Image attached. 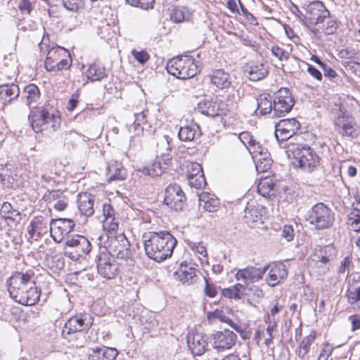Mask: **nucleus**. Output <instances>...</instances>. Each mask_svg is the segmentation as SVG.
<instances>
[{
  "label": "nucleus",
  "instance_id": "obj_1",
  "mask_svg": "<svg viewBox=\"0 0 360 360\" xmlns=\"http://www.w3.org/2000/svg\"><path fill=\"white\" fill-rule=\"evenodd\" d=\"M144 249L146 255L157 262L170 257L177 244L176 239L169 231L150 232L144 234Z\"/></svg>",
  "mask_w": 360,
  "mask_h": 360
},
{
  "label": "nucleus",
  "instance_id": "obj_2",
  "mask_svg": "<svg viewBox=\"0 0 360 360\" xmlns=\"http://www.w3.org/2000/svg\"><path fill=\"white\" fill-rule=\"evenodd\" d=\"M288 156H292L293 165L304 172L311 173L320 165V158L310 146L303 143H292L288 147Z\"/></svg>",
  "mask_w": 360,
  "mask_h": 360
},
{
  "label": "nucleus",
  "instance_id": "obj_3",
  "mask_svg": "<svg viewBox=\"0 0 360 360\" xmlns=\"http://www.w3.org/2000/svg\"><path fill=\"white\" fill-rule=\"evenodd\" d=\"M306 220L316 230L329 229L333 224L335 214L333 210L322 202L313 205L307 212Z\"/></svg>",
  "mask_w": 360,
  "mask_h": 360
},
{
  "label": "nucleus",
  "instance_id": "obj_4",
  "mask_svg": "<svg viewBox=\"0 0 360 360\" xmlns=\"http://www.w3.org/2000/svg\"><path fill=\"white\" fill-rule=\"evenodd\" d=\"M167 72L181 79L193 77L199 72L195 60L190 56L172 58L167 64Z\"/></svg>",
  "mask_w": 360,
  "mask_h": 360
},
{
  "label": "nucleus",
  "instance_id": "obj_5",
  "mask_svg": "<svg viewBox=\"0 0 360 360\" xmlns=\"http://www.w3.org/2000/svg\"><path fill=\"white\" fill-rule=\"evenodd\" d=\"M72 65L69 51L63 47L56 46L48 50L44 65L48 72H58L68 69Z\"/></svg>",
  "mask_w": 360,
  "mask_h": 360
},
{
  "label": "nucleus",
  "instance_id": "obj_6",
  "mask_svg": "<svg viewBox=\"0 0 360 360\" xmlns=\"http://www.w3.org/2000/svg\"><path fill=\"white\" fill-rule=\"evenodd\" d=\"M333 124L335 131L342 136L355 139L359 136L355 119L344 108L340 107L333 118Z\"/></svg>",
  "mask_w": 360,
  "mask_h": 360
},
{
  "label": "nucleus",
  "instance_id": "obj_7",
  "mask_svg": "<svg viewBox=\"0 0 360 360\" xmlns=\"http://www.w3.org/2000/svg\"><path fill=\"white\" fill-rule=\"evenodd\" d=\"M65 245L64 254L73 261H77L79 258L85 257L91 252L92 248L89 239L79 234L72 237L68 236Z\"/></svg>",
  "mask_w": 360,
  "mask_h": 360
},
{
  "label": "nucleus",
  "instance_id": "obj_8",
  "mask_svg": "<svg viewBox=\"0 0 360 360\" xmlns=\"http://www.w3.org/2000/svg\"><path fill=\"white\" fill-rule=\"evenodd\" d=\"M56 113L53 108H38L36 112L31 111L29 119L32 129L38 133L44 130V126H46V129L49 128V125L54 128L60 122V117Z\"/></svg>",
  "mask_w": 360,
  "mask_h": 360
},
{
  "label": "nucleus",
  "instance_id": "obj_9",
  "mask_svg": "<svg viewBox=\"0 0 360 360\" xmlns=\"http://www.w3.org/2000/svg\"><path fill=\"white\" fill-rule=\"evenodd\" d=\"M94 318L89 314H79L70 317L65 323L62 335L65 338H71L76 333H86L91 327Z\"/></svg>",
  "mask_w": 360,
  "mask_h": 360
},
{
  "label": "nucleus",
  "instance_id": "obj_10",
  "mask_svg": "<svg viewBox=\"0 0 360 360\" xmlns=\"http://www.w3.org/2000/svg\"><path fill=\"white\" fill-rule=\"evenodd\" d=\"M34 282V273L32 270L26 272H14L8 281V291L10 297L14 300Z\"/></svg>",
  "mask_w": 360,
  "mask_h": 360
},
{
  "label": "nucleus",
  "instance_id": "obj_11",
  "mask_svg": "<svg viewBox=\"0 0 360 360\" xmlns=\"http://www.w3.org/2000/svg\"><path fill=\"white\" fill-rule=\"evenodd\" d=\"M304 13H300V18L308 27L315 26L329 11L321 1H314L304 5Z\"/></svg>",
  "mask_w": 360,
  "mask_h": 360
},
{
  "label": "nucleus",
  "instance_id": "obj_12",
  "mask_svg": "<svg viewBox=\"0 0 360 360\" xmlns=\"http://www.w3.org/2000/svg\"><path fill=\"white\" fill-rule=\"evenodd\" d=\"M103 249L96 256V262L98 273L103 278L112 279L117 274L118 264L105 248Z\"/></svg>",
  "mask_w": 360,
  "mask_h": 360
},
{
  "label": "nucleus",
  "instance_id": "obj_13",
  "mask_svg": "<svg viewBox=\"0 0 360 360\" xmlns=\"http://www.w3.org/2000/svg\"><path fill=\"white\" fill-rule=\"evenodd\" d=\"M295 104L288 88H281L274 94V117H282L289 112Z\"/></svg>",
  "mask_w": 360,
  "mask_h": 360
},
{
  "label": "nucleus",
  "instance_id": "obj_14",
  "mask_svg": "<svg viewBox=\"0 0 360 360\" xmlns=\"http://www.w3.org/2000/svg\"><path fill=\"white\" fill-rule=\"evenodd\" d=\"M186 196L177 184H170L165 188L164 202L172 210H182L186 202Z\"/></svg>",
  "mask_w": 360,
  "mask_h": 360
},
{
  "label": "nucleus",
  "instance_id": "obj_15",
  "mask_svg": "<svg viewBox=\"0 0 360 360\" xmlns=\"http://www.w3.org/2000/svg\"><path fill=\"white\" fill-rule=\"evenodd\" d=\"M198 109L200 113L213 117L225 115L228 111L227 104L218 97L199 102Z\"/></svg>",
  "mask_w": 360,
  "mask_h": 360
},
{
  "label": "nucleus",
  "instance_id": "obj_16",
  "mask_svg": "<svg viewBox=\"0 0 360 360\" xmlns=\"http://www.w3.org/2000/svg\"><path fill=\"white\" fill-rule=\"evenodd\" d=\"M300 128V124L295 118L280 120L275 125V137L278 143L288 141Z\"/></svg>",
  "mask_w": 360,
  "mask_h": 360
},
{
  "label": "nucleus",
  "instance_id": "obj_17",
  "mask_svg": "<svg viewBox=\"0 0 360 360\" xmlns=\"http://www.w3.org/2000/svg\"><path fill=\"white\" fill-rule=\"evenodd\" d=\"M237 338V335L229 330L217 331L211 335V343L212 347L220 352L231 349L235 345Z\"/></svg>",
  "mask_w": 360,
  "mask_h": 360
},
{
  "label": "nucleus",
  "instance_id": "obj_18",
  "mask_svg": "<svg viewBox=\"0 0 360 360\" xmlns=\"http://www.w3.org/2000/svg\"><path fill=\"white\" fill-rule=\"evenodd\" d=\"M75 224L69 219H52L50 223V232L52 238L60 243L73 230Z\"/></svg>",
  "mask_w": 360,
  "mask_h": 360
},
{
  "label": "nucleus",
  "instance_id": "obj_19",
  "mask_svg": "<svg viewBox=\"0 0 360 360\" xmlns=\"http://www.w3.org/2000/svg\"><path fill=\"white\" fill-rule=\"evenodd\" d=\"M269 271L265 281L271 287L282 283L288 276L287 266L283 262H275L264 266Z\"/></svg>",
  "mask_w": 360,
  "mask_h": 360
},
{
  "label": "nucleus",
  "instance_id": "obj_20",
  "mask_svg": "<svg viewBox=\"0 0 360 360\" xmlns=\"http://www.w3.org/2000/svg\"><path fill=\"white\" fill-rule=\"evenodd\" d=\"M172 156L171 153H161V156L157 155L155 161L141 169L143 174L148 176H159L171 164Z\"/></svg>",
  "mask_w": 360,
  "mask_h": 360
},
{
  "label": "nucleus",
  "instance_id": "obj_21",
  "mask_svg": "<svg viewBox=\"0 0 360 360\" xmlns=\"http://www.w3.org/2000/svg\"><path fill=\"white\" fill-rule=\"evenodd\" d=\"M187 344L193 356H201L207 346V335L201 333H189L187 335Z\"/></svg>",
  "mask_w": 360,
  "mask_h": 360
},
{
  "label": "nucleus",
  "instance_id": "obj_22",
  "mask_svg": "<svg viewBox=\"0 0 360 360\" xmlns=\"http://www.w3.org/2000/svg\"><path fill=\"white\" fill-rule=\"evenodd\" d=\"M266 271V267L257 268L251 266L238 270L235 277L236 280L243 281L245 285L248 283H255L261 280Z\"/></svg>",
  "mask_w": 360,
  "mask_h": 360
},
{
  "label": "nucleus",
  "instance_id": "obj_23",
  "mask_svg": "<svg viewBox=\"0 0 360 360\" xmlns=\"http://www.w3.org/2000/svg\"><path fill=\"white\" fill-rule=\"evenodd\" d=\"M111 246L117 258L127 260L131 257L130 243L124 234H120L112 240Z\"/></svg>",
  "mask_w": 360,
  "mask_h": 360
},
{
  "label": "nucleus",
  "instance_id": "obj_24",
  "mask_svg": "<svg viewBox=\"0 0 360 360\" xmlns=\"http://www.w3.org/2000/svg\"><path fill=\"white\" fill-rule=\"evenodd\" d=\"M41 290L36 286L35 282L21 292L14 300L23 305L32 306L38 302Z\"/></svg>",
  "mask_w": 360,
  "mask_h": 360
},
{
  "label": "nucleus",
  "instance_id": "obj_25",
  "mask_svg": "<svg viewBox=\"0 0 360 360\" xmlns=\"http://www.w3.org/2000/svg\"><path fill=\"white\" fill-rule=\"evenodd\" d=\"M127 172L122 163L117 161H110L106 168V176L108 182L113 181H122L127 178Z\"/></svg>",
  "mask_w": 360,
  "mask_h": 360
},
{
  "label": "nucleus",
  "instance_id": "obj_26",
  "mask_svg": "<svg viewBox=\"0 0 360 360\" xmlns=\"http://www.w3.org/2000/svg\"><path fill=\"white\" fill-rule=\"evenodd\" d=\"M316 25L318 27L311 28V31L315 34L321 30L326 34H332L338 27L337 19L330 15V11Z\"/></svg>",
  "mask_w": 360,
  "mask_h": 360
},
{
  "label": "nucleus",
  "instance_id": "obj_27",
  "mask_svg": "<svg viewBox=\"0 0 360 360\" xmlns=\"http://www.w3.org/2000/svg\"><path fill=\"white\" fill-rule=\"evenodd\" d=\"M78 209L82 215L91 217L94 212V197L89 193H79L77 196Z\"/></svg>",
  "mask_w": 360,
  "mask_h": 360
},
{
  "label": "nucleus",
  "instance_id": "obj_28",
  "mask_svg": "<svg viewBox=\"0 0 360 360\" xmlns=\"http://www.w3.org/2000/svg\"><path fill=\"white\" fill-rule=\"evenodd\" d=\"M118 354L115 348L102 347H96L88 354L89 360H115Z\"/></svg>",
  "mask_w": 360,
  "mask_h": 360
},
{
  "label": "nucleus",
  "instance_id": "obj_29",
  "mask_svg": "<svg viewBox=\"0 0 360 360\" xmlns=\"http://www.w3.org/2000/svg\"><path fill=\"white\" fill-rule=\"evenodd\" d=\"M210 79L212 84L219 89H229L231 85L230 75L222 69L213 70L210 75Z\"/></svg>",
  "mask_w": 360,
  "mask_h": 360
},
{
  "label": "nucleus",
  "instance_id": "obj_30",
  "mask_svg": "<svg viewBox=\"0 0 360 360\" xmlns=\"http://www.w3.org/2000/svg\"><path fill=\"white\" fill-rule=\"evenodd\" d=\"M20 89L17 84H4L0 86V102L3 105L10 103L19 96Z\"/></svg>",
  "mask_w": 360,
  "mask_h": 360
},
{
  "label": "nucleus",
  "instance_id": "obj_31",
  "mask_svg": "<svg viewBox=\"0 0 360 360\" xmlns=\"http://www.w3.org/2000/svg\"><path fill=\"white\" fill-rule=\"evenodd\" d=\"M245 72L250 80L257 82L266 77L269 73L268 68L263 63H255L246 67Z\"/></svg>",
  "mask_w": 360,
  "mask_h": 360
},
{
  "label": "nucleus",
  "instance_id": "obj_32",
  "mask_svg": "<svg viewBox=\"0 0 360 360\" xmlns=\"http://www.w3.org/2000/svg\"><path fill=\"white\" fill-rule=\"evenodd\" d=\"M86 77L91 82L101 81L108 76L105 67L99 62L91 64L86 71Z\"/></svg>",
  "mask_w": 360,
  "mask_h": 360
},
{
  "label": "nucleus",
  "instance_id": "obj_33",
  "mask_svg": "<svg viewBox=\"0 0 360 360\" xmlns=\"http://www.w3.org/2000/svg\"><path fill=\"white\" fill-rule=\"evenodd\" d=\"M257 110L262 115L270 114L274 112V101L269 94H262L257 98Z\"/></svg>",
  "mask_w": 360,
  "mask_h": 360
},
{
  "label": "nucleus",
  "instance_id": "obj_34",
  "mask_svg": "<svg viewBox=\"0 0 360 360\" xmlns=\"http://www.w3.org/2000/svg\"><path fill=\"white\" fill-rule=\"evenodd\" d=\"M199 200L204 202V208L210 212H216L220 204L219 200L213 194L202 192L199 195Z\"/></svg>",
  "mask_w": 360,
  "mask_h": 360
},
{
  "label": "nucleus",
  "instance_id": "obj_35",
  "mask_svg": "<svg viewBox=\"0 0 360 360\" xmlns=\"http://www.w3.org/2000/svg\"><path fill=\"white\" fill-rule=\"evenodd\" d=\"M25 94L26 105L31 108L32 104H37L41 98L39 87L34 84L27 85L23 90Z\"/></svg>",
  "mask_w": 360,
  "mask_h": 360
},
{
  "label": "nucleus",
  "instance_id": "obj_36",
  "mask_svg": "<svg viewBox=\"0 0 360 360\" xmlns=\"http://www.w3.org/2000/svg\"><path fill=\"white\" fill-rule=\"evenodd\" d=\"M200 131V127L198 124L189 125L180 127L178 136L182 141H191L194 140L197 135H200L198 132Z\"/></svg>",
  "mask_w": 360,
  "mask_h": 360
},
{
  "label": "nucleus",
  "instance_id": "obj_37",
  "mask_svg": "<svg viewBox=\"0 0 360 360\" xmlns=\"http://www.w3.org/2000/svg\"><path fill=\"white\" fill-rule=\"evenodd\" d=\"M246 288L245 285L236 283L229 288H224L222 295L229 299L240 300L244 295Z\"/></svg>",
  "mask_w": 360,
  "mask_h": 360
},
{
  "label": "nucleus",
  "instance_id": "obj_38",
  "mask_svg": "<svg viewBox=\"0 0 360 360\" xmlns=\"http://www.w3.org/2000/svg\"><path fill=\"white\" fill-rule=\"evenodd\" d=\"M191 17L192 13L186 7H175L170 15L171 20L175 23L188 21Z\"/></svg>",
  "mask_w": 360,
  "mask_h": 360
},
{
  "label": "nucleus",
  "instance_id": "obj_39",
  "mask_svg": "<svg viewBox=\"0 0 360 360\" xmlns=\"http://www.w3.org/2000/svg\"><path fill=\"white\" fill-rule=\"evenodd\" d=\"M103 214L105 218V223L109 224V228L115 231L118 227V224L115 222V210L110 204L103 205Z\"/></svg>",
  "mask_w": 360,
  "mask_h": 360
},
{
  "label": "nucleus",
  "instance_id": "obj_40",
  "mask_svg": "<svg viewBox=\"0 0 360 360\" xmlns=\"http://www.w3.org/2000/svg\"><path fill=\"white\" fill-rule=\"evenodd\" d=\"M261 214L257 207L255 206L247 207L244 210V219L245 222L248 224H250L254 222H257L261 220Z\"/></svg>",
  "mask_w": 360,
  "mask_h": 360
},
{
  "label": "nucleus",
  "instance_id": "obj_41",
  "mask_svg": "<svg viewBox=\"0 0 360 360\" xmlns=\"http://www.w3.org/2000/svg\"><path fill=\"white\" fill-rule=\"evenodd\" d=\"M1 213L5 218L10 219L13 221L20 220L21 219L20 212L14 209L11 204L8 202H4L1 207Z\"/></svg>",
  "mask_w": 360,
  "mask_h": 360
},
{
  "label": "nucleus",
  "instance_id": "obj_42",
  "mask_svg": "<svg viewBox=\"0 0 360 360\" xmlns=\"http://www.w3.org/2000/svg\"><path fill=\"white\" fill-rule=\"evenodd\" d=\"M169 139V136L167 135L161 136L158 139L157 153L159 156H161V153H171Z\"/></svg>",
  "mask_w": 360,
  "mask_h": 360
},
{
  "label": "nucleus",
  "instance_id": "obj_43",
  "mask_svg": "<svg viewBox=\"0 0 360 360\" xmlns=\"http://www.w3.org/2000/svg\"><path fill=\"white\" fill-rule=\"evenodd\" d=\"M148 112V110L147 111L143 110L141 112L134 114L135 119H134V121L133 123V127H134L135 131H138L137 132H136V134L139 135L140 132H143V127H141V126L142 124H146V122H147L146 117H147Z\"/></svg>",
  "mask_w": 360,
  "mask_h": 360
},
{
  "label": "nucleus",
  "instance_id": "obj_44",
  "mask_svg": "<svg viewBox=\"0 0 360 360\" xmlns=\"http://www.w3.org/2000/svg\"><path fill=\"white\" fill-rule=\"evenodd\" d=\"M188 184L191 187L196 188H201L206 184L205 177L204 174H200L193 176H187Z\"/></svg>",
  "mask_w": 360,
  "mask_h": 360
},
{
  "label": "nucleus",
  "instance_id": "obj_45",
  "mask_svg": "<svg viewBox=\"0 0 360 360\" xmlns=\"http://www.w3.org/2000/svg\"><path fill=\"white\" fill-rule=\"evenodd\" d=\"M314 338L311 336H307L303 338L299 346L298 356L301 359H304L305 355L308 353L311 342Z\"/></svg>",
  "mask_w": 360,
  "mask_h": 360
},
{
  "label": "nucleus",
  "instance_id": "obj_46",
  "mask_svg": "<svg viewBox=\"0 0 360 360\" xmlns=\"http://www.w3.org/2000/svg\"><path fill=\"white\" fill-rule=\"evenodd\" d=\"M129 5L143 10L153 8L155 0H126Z\"/></svg>",
  "mask_w": 360,
  "mask_h": 360
},
{
  "label": "nucleus",
  "instance_id": "obj_47",
  "mask_svg": "<svg viewBox=\"0 0 360 360\" xmlns=\"http://www.w3.org/2000/svg\"><path fill=\"white\" fill-rule=\"evenodd\" d=\"M63 5L65 9L75 12L84 6V0H62Z\"/></svg>",
  "mask_w": 360,
  "mask_h": 360
},
{
  "label": "nucleus",
  "instance_id": "obj_48",
  "mask_svg": "<svg viewBox=\"0 0 360 360\" xmlns=\"http://www.w3.org/2000/svg\"><path fill=\"white\" fill-rule=\"evenodd\" d=\"M274 185L269 180L262 181L257 186V191L262 196H269L270 192L272 191Z\"/></svg>",
  "mask_w": 360,
  "mask_h": 360
},
{
  "label": "nucleus",
  "instance_id": "obj_49",
  "mask_svg": "<svg viewBox=\"0 0 360 360\" xmlns=\"http://www.w3.org/2000/svg\"><path fill=\"white\" fill-rule=\"evenodd\" d=\"M63 192L60 190L47 191L43 196V200L46 202L51 203L55 200L58 201L59 199L63 198Z\"/></svg>",
  "mask_w": 360,
  "mask_h": 360
},
{
  "label": "nucleus",
  "instance_id": "obj_50",
  "mask_svg": "<svg viewBox=\"0 0 360 360\" xmlns=\"http://www.w3.org/2000/svg\"><path fill=\"white\" fill-rule=\"evenodd\" d=\"M349 220L354 231L360 232V210H355L349 215Z\"/></svg>",
  "mask_w": 360,
  "mask_h": 360
},
{
  "label": "nucleus",
  "instance_id": "obj_51",
  "mask_svg": "<svg viewBox=\"0 0 360 360\" xmlns=\"http://www.w3.org/2000/svg\"><path fill=\"white\" fill-rule=\"evenodd\" d=\"M65 267V260L62 256L55 255L52 257L50 268L56 271H61Z\"/></svg>",
  "mask_w": 360,
  "mask_h": 360
},
{
  "label": "nucleus",
  "instance_id": "obj_52",
  "mask_svg": "<svg viewBox=\"0 0 360 360\" xmlns=\"http://www.w3.org/2000/svg\"><path fill=\"white\" fill-rule=\"evenodd\" d=\"M113 32L112 27L108 23L102 22L98 26V34L102 39H108Z\"/></svg>",
  "mask_w": 360,
  "mask_h": 360
},
{
  "label": "nucleus",
  "instance_id": "obj_53",
  "mask_svg": "<svg viewBox=\"0 0 360 360\" xmlns=\"http://www.w3.org/2000/svg\"><path fill=\"white\" fill-rule=\"evenodd\" d=\"M271 51L272 54L278 58L281 61L287 60L289 58V52L278 46H272Z\"/></svg>",
  "mask_w": 360,
  "mask_h": 360
},
{
  "label": "nucleus",
  "instance_id": "obj_54",
  "mask_svg": "<svg viewBox=\"0 0 360 360\" xmlns=\"http://www.w3.org/2000/svg\"><path fill=\"white\" fill-rule=\"evenodd\" d=\"M208 319H217L221 322L227 323L228 324L231 322V319H230L229 317H227L223 311L216 309L215 311L210 313L208 314Z\"/></svg>",
  "mask_w": 360,
  "mask_h": 360
},
{
  "label": "nucleus",
  "instance_id": "obj_55",
  "mask_svg": "<svg viewBox=\"0 0 360 360\" xmlns=\"http://www.w3.org/2000/svg\"><path fill=\"white\" fill-rule=\"evenodd\" d=\"M131 54L141 64H145L149 59V54L145 51L133 50Z\"/></svg>",
  "mask_w": 360,
  "mask_h": 360
},
{
  "label": "nucleus",
  "instance_id": "obj_56",
  "mask_svg": "<svg viewBox=\"0 0 360 360\" xmlns=\"http://www.w3.org/2000/svg\"><path fill=\"white\" fill-rule=\"evenodd\" d=\"M348 302L351 304L360 302V286L355 291L348 290L346 293Z\"/></svg>",
  "mask_w": 360,
  "mask_h": 360
},
{
  "label": "nucleus",
  "instance_id": "obj_57",
  "mask_svg": "<svg viewBox=\"0 0 360 360\" xmlns=\"http://www.w3.org/2000/svg\"><path fill=\"white\" fill-rule=\"evenodd\" d=\"M195 276V273L191 268H189L188 270L182 271L181 274L180 275L181 280L183 281V283H187L188 284L192 283L193 278Z\"/></svg>",
  "mask_w": 360,
  "mask_h": 360
},
{
  "label": "nucleus",
  "instance_id": "obj_58",
  "mask_svg": "<svg viewBox=\"0 0 360 360\" xmlns=\"http://www.w3.org/2000/svg\"><path fill=\"white\" fill-rule=\"evenodd\" d=\"M200 174H204L202 166L197 162H191L188 166L187 176H196Z\"/></svg>",
  "mask_w": 360,
  "mask_h": 360
},
{
  "label": "nucleus",
  "instance_id": "obj_59",
  "mask_svg": "<svg viewBox=\"0 0 360 360\" xmlns=\"http://www.w3.org/2000/svg\"><path fill=\"white\" fill-rule=\"evenodd\" d=\"M294 236L295 233L292 226L290 225H285L281 233L282 238H285L288 242H290L293 240Z\"/></svg>",
  "mask_w": 360,
  "mask_h": 360
},
{
  "label": "nucleus",
  "instance_id": "obj_60",
  "mask_svg": "<svg viewBox=\"0 0 360 360\" xmlns=\"http://www.w3.org/2000/svg\"><path fill=\"white\" fill-rule=\"evenodd\" d=\"M302 62L307 66V70L312 77L315 78L319 81H321L322 79V74L318 69H316L312 65H310L304 61Z\"/></svg>",
  "mask_w": 360,
  "mask_h": 360
},
{
  "label": "nucleus",
  "instance_id": "obj_61",
  "mask_svg": "<svg viewBox=\"0 0 360 360\" xmlns=\"http://www.w3.org/2000/svg\"><path fill=\"white\" fill-rule=\"evenodd\" d=\"M188 245L193 250H195L198 254H200L202 257L207 256L206 248L202 245V243L191 242Z\"/></svg>",
  "mask_w": 360,
  "mask_h": 360
},
{
  "label": "nucleus",
  "instance_id": "obj_62",
  "mask_svg": "<svg viewBox=\"0 0 360 360\" xmlns=\"http://www.w3.org/2000/svg\"><path fill=\"white\" fill-rule=\"evenodd\" d=\"M79 96V90H77L71 96V98L68 101L67 108L69 111H72L75 109L78 103V98Z\"/></svg>",
  "mask_w": 360,
  "mask_h": 360
},
{
  "label": "nucleus",
  "instance_id": "obj_63",
  "mask_svg": "<svg viewBox=\"0 0 360 360\" xmlns=\"http://www.w3.org/2000/svg\"><path fill=\"white\" fill-rule=\"evenodd\" d=\"M205 294L210 297H214L217 295V290L215 285L212 283H209L206 278H205Z\"/></svg>",
  "mask_w": 360,
  "mask_h": 360
},
{
  "label": "nucleus",
  "instance_id": "obj_64",
  "mask_svg": "<svg viewBox=\"0 0 360 360\" xmlns=\"http://www.w3.org/2000/svg\"><path fill=\"white\" fill-rule=\"evenodd\" d=\"M349 321L352 323V330L355 331L360 329V314H353L349 316Z\"/></svg>",
  "mask_w": 360,
  "mask_h": 360
}]
</instances>
